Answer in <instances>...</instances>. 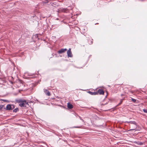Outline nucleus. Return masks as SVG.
<instances>
[{
	"mask_svg": "<svg viewBox=\"0 0 147 147\" xmlns=\"http://www.w3.org/2000/svg\"><path fill=\"white\" fill-rule=\"evenodd\" d=\"M92 40H88L89 43L90 44H90H92V43H93Z\"/></svg>",
	"mask_w": 147,
	"mask_h": 147,
	"instance_id": "12",
	"label": "nucleus"
},
{
	"mask_svg": "<svg viewBox=\"0 0 147 147\" xmlns=\"http://www.w3.org/2000/svg\"><path fill=\"white\" fill-rule=\"evenodd\" d=\"M97 94H104V92L103 90L102 89H99L98 90L97 92Z\"/></svg>",
	"mask_w": 147,
	"mask_h": 147,
	"instance_id": "6",
	"label": "nucleus"
},
{
	"mask_svg": "<svg viewBox=\"0 0 147 147\" xmlns=\"http://www.w3.org/2000/svg\"><path fill=\"white\" fill-rule=\"evenodd\" d=\"M3 100L5 102H6L7 101V100Z\"/></svg>",
	"mask_w": 147,
	"mask_h": 147,
	"instance_id": "18",
	"label": "nucleus"
},
{
	"mask_svg": "<svg viewBox=\"0 0 147 147\" xmlns=\"http://www.w3.org/2000/svg\"><path fill=\"white\" fill-rule=\"evenodd\" d=\"M16 102L19 103V105L21 107H25L26 105H28V102L25 100L23 99H16Z\"/></svg>",
	"mask_w": 147,
	"mask_h": 147,
	"instance_id": "1",
	"label": "nucleus"
},
{
	"mask_svg": "<svg viewBox=\"0 0 147 147\" xmlns=\"http://www.w3.org/2000/svg\"><path fill=\"white\" fill-rule=\"evenodd\" d=\"M67 107L69 109H71L73 108V106L70 103L68 102L67 103Z\"/></svg>",
	"mask_w": 147,
	"mask_h": 147,
	"instance_id": "8",
	"label": "nucleus"
},
{
	"mask_svg": "<svg viewBox=\"0 0 147 147\" xmlns=\"http://www.w3.org/2000/svg\"><path fill=\"white\" fill-rule=\"evenodd\" d=\"M131 100H132L134 102H136V100L132 98H131Z\"/></svg>",
	"mask_w": 147,
	"mask_h": 147,
	"instance_id": "14",
	"label": "nucleus"
},
{
	"mask_svg": "<svg viewBox=\"0 0 147 147\" xmlns=\"http://www.w3.org/2000/svg\"><path fill=\"white\" fill-rule=\"evenodd\" d=\"M58 11L59 12H63L64 13H67L69 12L68 9L67 8H59L58 10Z\"/></svg>",
	"mask_w": 147,
	"mask_h": 147,
	"instance_id": "3",
	"label": "nucleus"
},
{
	"mask_svg": "<svg viewBox=\"0 0 147 147\" xmlns=\"http://www.w3.org/2000/svg\"><path fill=\"white\" fill-rule=\"evenodd\" d=\"M44 92L45 93V94L48 96H50L51 95V94L49 91L47 89H44Z\"/></svg>",
	"mask_w": 147,
	"mask_h": 147,
	"instance_id": "7",
	"label": "nucleus"
},
{
	"mask_svg": "<svg viewBox=\"0 0 147 147\" xmlns=\"http://www.w3.org/2000/svg\"><path fill=\"white\" fill-rule=\"evenodd\" d=\"M15 108L14 105H13L9 104L7 105L6 109L7 110H12Z\"/></svg>",
	"mask_w": 147,
	"mask_h": 147,
	"instance_id": "2",
	"label": "nucleus"
},
{
	"mask_svg": "<svg viewBox=\"0 0 147 147\" xmlns=\"http://www.w3.org/2000/svg\"><path fill=\"white\" fill-rule=\"evenodd\" d=\"M134 129H131L130 130H134Z\"/></svg>",
	"mask_w": 147,
	"mask_h": 147,
	"instance_id": "21",
	"label": "nucleus"
},
{
	"mask_svg": "<svg viewBox=\"0 0 147 147\" xmlns=\"http://www.w3.org/2000/svg\"><path fill=\"white\" fill-rule=\"evenodd\" d=\"M139 144L140 145H142L143 144V143L142 142H140L139 143Z\"/></svg>",
	"mask_w": 147,
	"mask_h": 147,
	"instance_id": "17",
	"label": "nucleus"
},
{
	"mask_svg": "<svg viewBox=\"0 0 147 147\" xmlns=\"http://www.w3.org/2000/svg\"><path fill=\"white\" fill-rule=\"evenodd\" d=\"M128 123H130L134 124L135 125L134 128H136L137 125H136V123L135 121H130L128 122Z\"/></svg>",
	"mask_w": 147,
	"mask_h": 147,
	"instance_id": "9",
	"label": "nucleus"
},
{
	"mask_svg": "<svg viewBox=\"0 0 147 147\" xmlns=\"http://www.w3.org/2000/svg\"><path fill=\"white\" fill-rule=\"evenodd\" d=\"M80 117V119L81 120H82V121H84V120H83V119H82L81 118V117Z\"/></svg>",
	"mask_w": 147,
	"mask_h": 147,
	"instance_id": "20",
	"label": "nucleus"
},
{
	"mask_svg": "<svg viewBox=\"0 0 147 147\" xmlns=\"http://www.w3.org/2000/svg\"><path fill=\"white\" fill-rule=\"evenodd\" d=\"M89 93L92 95H96L97 94V92H89Z\"/></svg>",
	"mask_w": 147,
	"mask_h": 147,
	"instance_id": "10",
	"label": "nucleus"
},
{
	"mask_svg": "<svg viewBox=\"0 0 147 147\" xmlns=\"http://www.w3.org/2000/svg\"><path fill=\"white\" fill-rule=\"evenodd\" d=\"M67 54L68 57H71L73 56V55L71 51V49L69 48L67 51Z\"/></svg>",
	"mask_w": 147,
	"mask_h": 147,
	"instance_id": "4",
	"label": "nucleus"
},
{
	"mask_svg": "<svg viewBox=\"0 0 147 147\" xmlns=\"http://www.w3.org/2000/svg\"><path fill=\"white\" fill-rule=\"evenodd\" d=\"M18 111L19 109L18 108H16L13 110V112H17Z\"/></svg>",
	"mask_w": 147,
	"mask_h": 147,
	"instance_id": "13",
	"label": "nucleus"
},
{
	"mask_svg": "<svg viewBox=\"0 0 147 147\" xmlns=\"http://www.w3.org/2000/svg\"><path fill=\"white\" fill-rule=\"evenodd\" d=\"M67 49H62L58 51V53L59 54H61L65 52V51H67Z\"/></svg>",
	"mask_w": 147,
	"mask_h": 147,
	"instance_id": "5",
	"label": "nucleus"
},
{
	"mask_svg": "<svg viewBox=\"0 0 147 147\" xmlns=\"http://www.w3.org/2000/svg\"><path fill=\"white\" fill-rule=\"evenodd\" d=\"M75 128H80V127H74Z\"/></svg>",
	"mask_w": 147,
	"mask_h": 147,
	"instance_id": "19",
	"label": "nucleus"
},
{
	"mask_svg": "<svg viewBox=\"0 0 147 147\" xmlns=\"http://www.w3.org/2000/svg\"><path fill=\"white\" fill-rule=\"evenodd\" d=\"M4 106L3 105H0V110H1L3 108Z\"/></svg>",
	"mask_w": 147,
	"mask_h": 147,
	"instance_id": "15",
	"label": "nucleus"
},
{
	"mask_svg": "<svg viewBox=\"0 0 147 147\" xmlns=\"http://www.w3.org/2000/svg\"><path fill=\"white\" fill-rule=\"evenodd\" d=\"M143 111L145 113H147V110L146 109H143Z\"/></svg>",
	"mask_w": 147,
	"mask_h": 147,
	"instance_id": "16",
	"label": "nucleus"
},
{
	"mask_svg": "<svg viewBox=\"0 0 147 147\" xmlns=\"http://www.w3.org/2000/svg\"><path fill=\"white\" fill-rule=\"evenodd\" d=\"M52 5L55 7H56L57 6H58V4L56 2L53 3Z\"/></svg>",
	"mask_w": 147,
	"mask_h": 147,
	"instance_id": "11",
	"label": "nucleus"
}]
</instances>
